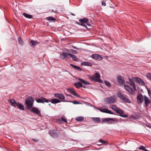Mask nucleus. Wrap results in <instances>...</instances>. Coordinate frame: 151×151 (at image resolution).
Segmentation results:
<instances>
[{
  "label": "nucleus",
  "instance_id": "f257e3e1",
  "mask_svg": "<svg viewBox=\"0 0 151 151\" xmlns=\"http://www.w3.org/2000/svg\"><path fill=\"white\" fill-rule=\"evenodd\" d=\"M25 103L27 109H30L34 105V101L33 98L31 96L27 98L25 101Z\"/></svg>",
  "mask_w": 151,
  "mask_h": 151
},
{
  "label": "nucleus",
  "instance_id": "f03ea898",
  "mask_svg": "<svg viewBox=\"0 0 151 151\" xmlns=\"http://www.w3.org/2000/svg\"><path fill=\"white\" fill-rule=\"evenodd\" d=\"M117 99L115 95L106 98L104 100V102L106 104H109L115 102Z\"/></svg>",
  "mask_w": 151,
  "mask_h": 151
},
{
  "label": "nucleus",
  "instance_id": "7ed1b4c3",
  "mask_svg": "<svg viewBox=\"0 0 151 151\" xmlns=\"http://www.w3.org/2000/svg\"><path fill=\"white\" fill-rule=\"evenodd\" d=\"M111 108L113 109L116 113L120 114V116L122 117L126 118L128 117V115L126 114H124V112L119 108L116 107L115 106H113Z\"/></svg>",
  "mask_w": 151,
  "mask_h": 151
},
{
  "label": "nucleus",
  "instance_id": "20e7f679",
  "mask_svg": "<svg viewBox=\"0 0 151 151\" xmlns=\"http://www.w3.org/2000/svg\"><path fill=\"white\" fill-rule=\"evenodd\" d=\"M79 21L81 23H77V24L83 27H85L86 28L87 27L86 25L89 27H90L91 26V24L88 23V19L87 18H84L82 19H80L79 20Z\"/></svg>",
  "mask_w": 151,
  "mask_h": 151
},
{
  "label": "nucleus",
  "instance_id": "39448f33",
  "mask_svg": "<svg viewBox=\"0 0 151 151\" xmlns=\"http://www.w3.org/2000/svg\"><path fill=\"white\" fill-rule=\"evenodd\" d=\"M117 96L122 100V101L125 103H130L131 102L130 101L126 96H124L120 93H119L117 94Z\"/></svg>",
  "mask_w": 151,
  "mask_h": 151
},
{
  "label": "nucleus",
  "instance_id": "423d86ee",
  "mask_svg": "<svg viewBox=\"0 0 151 151\" xmlns=\"http://www.w3.org/2000/svg\"><path fill=\"white\" fill-rule=\"evenodd\" d=\"M100 74L98 73H96L93 75L92 81L101 82V81L100 79Z\"/></svg>",
  "mask_w": 151,
  "mask_h": 151
},
{
  "label": "nucleus",
  "instance_id": "0eeeda50",
  "mask_svg": "<svg viewBox=\"0 0 151 151\" xmlns=\"http://www.w3.org/2000/svg\"><path fill=\"white\" fill-rule=\"evenodd\" d=\"M132 79L134 81L137 83L139 85L143 86L145 85V83L142 79L137 77H133Z\"/></svg>",
  "mask_w": 151,
  "mask_h": 151
},
{
  "label": "nucleus",
  "instance_id": "6e6552de",
  "mask_svg": "<svg viewBox=\"0 0 151 151\" xmlns=\"http://www.w3.org/2000/svg\"><path fill=\"white\" fill-rule=\"evenodd\" d=\"M71 54L68 53L66 52H62L60 53V57L62 59L65 58H69Z\"/></svg>",
  "mask_w": 151,
  "mask_h": 151
},
{
  "label": "nucleus",
  "instance_id": "1a4fd4ad",
  "mask_svg": "<svg viewBox=\"0 0 151 151\" xmlns=\"http://www.w3.org/2000/svg\"><path fill=\"white\" fill-rule=\"evenodd\" d=\"M124 88L130 94L133 95L134 94V91H136L134 90V89L132 88H131L129 86L126 85H124Z\"/></svg>",
  "mask_w": 151,
  "mask_h": 151
},
{
  "label": "nucleus",
  "instance_id": "9d476101",
  "mask_svg": "<svg viewBox=\"0 0 151 151\" xmlns=\"http://www.w3.org/2000/svg\"><path fill=\"white\" fill-rule=\"evenodd\" d=\"M36 101L38 103H44L45 102L48 103L50 102V100L43 98H41V99H36Z\"/></svg>",
  "mask_w": 151,
  "mask_h": 151
},
{
  "label": "nucleus",
  "instance_id": "9b49d317",
  "mask_svg": "<svg viewBox=\"0 0 151 151\" xmlns=\"http://www.w3.org/2000/svg\"><path fill=\"white\" fill-rule=\"evenodd\" d=\"M67 91L70 93L72 94L74 96H76L78 97H80V96L75 91L74 88H68L67 89Z\"/></svg>",
  "mask_w": 151,
  "mask_h": 151
},
{
  "label": "nucleus",
  "instance_id": "f8f14e48",
  "mask_svg": "<svg viewBox=\"0 0 151 151\" xmlns=\"http://www.w3.org/2000/svg\"><path fill=\"white\" fill-rule=\"evenodd\" d=\"M91 57L93 58L99 60H100L102 59V56L98 54H92L91 55Z\"/></svg>",
  "mask_w": 151,
  "mask_h": 151
},
{
  "label": "nucleus",
  "instance_id": "ddd939ff",
  "mask_svg": "<svg viewBox=\"0 0 151 151\" xmlns=\"http://www.w3.org/2000/svg\"><path fill=\"white\" fill-rule=\"evenodd\" d=\"M31 111L35 114L41 115L40 114V111L36 107H33L31 108Z\"/></svg>",
  "mask_w": 151,
  "mask_h": 151
},
{
  "label": "nucleus",
  "instance_id": "4468645a",
  "mask_svg": "<svg viewBox=\"0 0 151 151\" xmlns=\"http://www.w3.org/2000/svg\"><path fill=\"white\" fill-rule=\"evenodd\" d=\"M100 111L102 112L108 113L110 114H114L113 112H112L111 111L107 109H98Z\"/></svg>",
  "mask_w": 151,
  "mask_h": 151
},
{
  "label": "nucleus",
  "instance_id": "2eb2a0df",
  "mask_svg": "<svg viewBox=\"0 0 151 151\" xmlns=\"http://www.w3.org/2000/svg\"><path fill=\"white\" fill-rule=\"evenodd\" d=\"M110 121L114 122L115 121V119L112 118H106L102 120V122H107L108 123H112V122H110Z\"/></svg>",
  "mask_w": 151,
  "mask_h": 151
},
{
  "label": "nucleus",
  "instance_id": "dca6fc26",
  "mask_svg": "<svg viewBox=\"0 0 151 151\" xmlns=\"http://www.w3.org/2000/svg\"><path fill=\"white\" fill-rule=\"evenodd\" d=\"M54 96L56 97H58L61 100H64L65 97L61 93H56L54 94Z\"/></svg>",
  "mask_w": 151,
  "mask_h": 151
},
{
  "label": "nucleus",
  "instance_id": "f3484780",
  "mask_svg": "<svg viewBox=\"0 0 151 151\" xmlns=\"http://www.w3.org/2000/svg\"><path fill=\"white\" fill-rule=\"evenodd\" d=\"M117 79L118 83L120 84H122L124 82V78L121 76L119 75L117 77Z\"/></svg>",
  "mask_w": 151,
  "mask_h": 151
},
{
  "label": "nucleus",
  "instance_id": "a211bd4d",
  "mask_svg": "<svg viewBox=\"0 0 151 151\" xmlns=\"http://www.w3.org/2000/svg\"><path fill=\"white\" fill-rule=\"evenodd\" d=\"M78 79L81 82L82 84L86 85H88L90 84V83L89 82L87 81L82 79L80 78H78Z\"/></svg>",
  "mask_w": 151,
  "mask_h": 151
},
{
  "label": "nucleus",
  "instance_id": "6ab92c4d",
  "mask_svg": "<svg viewBox=\"0 0 151 151\" xmlns=\"http://www.w3.org/2000/svg\"><path fill=\"white\" fill-rule=\"evenodd\" d=\"M74 85L77 88H79L80 87H83L84 88H85V86H83L81 82H77L74 84Z\"/></svg>",
  "mask_w": 151,
  "mask_h": 151
},
{
  "label": "nucleus",
  "instance_id": "aec40b11",
  "mask_svg": "<svg viewBox=\"0 0 151 151\" xmlns=\"http://www.w3.org/2000/svg\"><path fill=\"white\" fill-rule=\"evenodd\" d=\"M133 80H132L129 82V83H128L127 82V83L129 84L132 87V88L134 89V90H136V86L135 85V83L133 81Z\"/></svg>",
  "mask_w": 151,
  "mask_h": 151
},
{
  "label": "nucleus",
  "instance_id": "412c9836",
  "mask_svg": "<svg viewBox=\"0 0 151 151\" xmlns=\"http://www.w3.org/2000/svg\"><path fill=\"white\" fill-rule=\"evenodd\" d=\"M144 101L145 104L147 106L150 103V101L149 100L148 98L145 96H144Z\"/></svg>",
  "mask_w": 151,
  "mask_h": 151
},
{
  "label": "nucleus",
  "instance_id": "4be33fe9",
  "mask_svg": "<svg viewBox=\"0 0 151 151\" xmlns=\"http://www.w3.org/2000/svg\"><path fill=\"white\" fill-rule=\"evenodd\" d=\"M137 100L139 103H142L143 102V96L142 95L139 94L137 97Z\"/></svg>",
  "mask_w": 151,
  "mask_h": 151
},
{
  "label": "nucleus",
  "instance_id": "5701e85b",
  "mask_svg": "<svg viewBox=\"0 0 151 151\" xmlns=\"http://www.w3.org/2000/svg\"><path fill=\"white\" fill-rule=\"evenodd\" d=\"M81 65L83 66H91L92 64L88 62H83L81 63Z\"/></svg>",
  "mask_w": 151,
  "mask_h": 151
},
{
  "label": "nucleus",
  "instance_id": "b1692460",
  "mask_svg": "<svg viewBox=\"0 0 151 151\" xmlns=\"http://www.w3.org/2000/svg\"><path fill=\"white\" fill-rule=\"evenodd\" d=\"M94 122L98 123L100 122L101 119L99 117H92L91 118Z\"/></svg>",
  "mask_w": 151,
  "mask_h": 151
},
{
  "label": "nucleus",
  "instance_id": "393cba45",
  "mask_svg": "<svg viewBox=\"0 0 151 151\" xmlns=\"http://www.w3.org/2000/svg\"><path fill=\"white\" fill-rule=\"evenodd\" d=\"M60 101L58 99H53L50 100V102H51L52 103H58L60 102Z\"/></svg>",
  "mask_w": 151,
  "mask_h": 151
},
{
  "label": "nucleus",
  "instance_id": "a878e982",
  "mask_svg": "<svg viewBox=\"0 0 151 151\" xmlns=\"http://www.w3.org/2000/svg\"><path fill=\"white\" fill-rule=\"evenodd\" d=\"M16 106H17L18 108L20 110H24V106L21 104L17 103Z\"/></svg>",
  "mask_w": 151,
  "mask_h": 151
},
{
  "label": "nucleus",
  "instance_id": "bb28decb",
  "mask_svg": "<svg viewBox=\"0 0 151 151\" xmlns=\"http://www.w3.org/2000/svg\"><path fill=\"white\" fill-rule=\"evenodd\" d=\"M9 101L11 103L12 105L14 106H16V105L17 103L13 99L9 100Z\"/></svg>",
  "mask_w": 151,
  "mask_h": 151
},
{
  "label": "nucleus",
  "instance_id": "cd10ccee",
  "mask_svg": "<svg viewBox=\"0 0 151 151\" xmlns=\"http://www.w3.org/2000/svg\"><path fill=\"white\" fill-rule=\"evenodd\" d=\"M84 118L83 116H79L76 118V120L78 121L81 122L83 120Z\"/></svg>",
  "mask_w": 151,
  "mask_h": 151
},
{
  "label": "nucleus",
  "instance_id": "c85d7f7f",
  "mask_svg": "<svg viewBox=\"0 0 151 151\" xmlns=\"http://www.w3.org/2000/svg\"><path fill=\"white\" fill-rule=\"evenodd\" d=\"M70 57H72L73 60L75 61H77L78 60V58L76 56L73 55L72 54H71V55L70 56Z\"/></svg>",
  "mask_w": 151,
  "mask_h": 151
},
{
  "label": "nucleus",
  "instance_id": "c756f323",
  "mask_svg": "<svg viewBox=\"0 0 151 151\" xmlns=\"http://www.w3.org/2000/svg\"><path fill=\"white\" fill-rule=\"evenodd\" d=\"M46 19L47 20L50 21H55L56 20V19L55 18L51 17H47L46 18Z\"/></svg>",
  "mask_w": 151,
  "mask_h": 151
},
{
  "label": "nucleus",
  "instance_id": "7c9ffc66",
  "mask_svg": "<svg viewBox=\"0 0 151 151\" xmlns=\"http://www.w3.org/2000/svg\"><path fill=\"white\" fill-rule=\"evenodd\" d=\"M23 15L25 17H26L29 18V19H31L32 18V16L30 14H28L26 13H24L23 14Z\"/></svg>",
  "mask_w": 151,
  "mask_h": 151
},
{
  "label": "nucleus",
  "instance_id": "2f4dec72",
  "mask_svg": "<svg viewBox=\"0 0 151 151\" xmlns=\"http://www.w3.org/2000/svg\"><path fill=\"white\" fill-rule=\"evenodd\" d=\"M31 44H32L33 45H37L38 44V42L37 41H32L31 40Z\"/></svg>",
  "mask_w": 151,
  "mask_h": 151
},
{
  "label": "nucleus",
  "instance_id": "473e14b6",
  "mask_svg": "<svg viewBox=\"0 0 151 151\" xmlns=\"http://www.w3.org/2000/svg\"><path fill=\"white\" fill-rule=\"evenodd\" d=\"M49 134L53 137H55V132L53 131H52L50 132Z\"/></svg>",
  "mask_w": 151,
  "mask_h": 151
},
{
  "label": "nucleus",
  "instance_id": "72a5a7b5",
  "mask_svg": "<svg viewBox=\"0 0 151 151\" xmlns=\"http://www.w3.org/2000/svg\"><path fill=\"white\" fill-rule=\"evenodd\" d=\"M18 42L20 44H22L23 43V42L22 40V39L20 37H19L18 39Z\"/></svg>",
  "mask_w": 151,
  "mask_h": 151
},
{
  "label": "nucleus",
  "instance_id": "f704fd0d",
  "mask_svg": "<svg viewBox=\"0 0 151 151\" xmlns=\"http://www.w3.org/2000/svg\"><path fill=\"white\" fill-rule=\"evenodd\" d=\"M104 83H105V84L106 85H107L108 86H110L111 84L109 82H108L106 81H104Z\"/></svg>",
  "mask_w": 151,
  "mask_h": 151
},
{
  "label": "nucleus",
  "instance_id": "c9c22d12",
  "mask_svg": "<svg viewBox=\"0 0 151 151\" xmlns=\"http://www.w3.org/2000/svg\"><path fill=\"white\" fill-rule=\"evenodd\" d=\"M99 141L100 142H101V143H102V144H104V143H107V142L106 141H105L104 140H102V139H100L99 140Z\"/></svg>",
  "mask_w": 151,
  "mask_h": 151
},
{
  "label": "nucleus",
  "instance_id": "e433bc0d",
  "mask_svg": "<svg viewBox=\"0 0 151 151\" xmlns=\"http://www.w3.org/2000/svg\"><path fill=\"white\" fill-rule=\"evenodd\" d=\"M61 120H62V121L67 123V122L66 119L64 117L62 116L61 117Z\"/></svg>",
  "mask_w": 151,
  "mask_h": 151
},
{
  "label": "nucleus",
  "instance_id": "4c0bfd02",
  "mask_svg": "<svg viewBox=\"0 0 151 151\" xmlns=\"http://www.w3.org/2000/svg\"><path fill=\"white\" fill-rule=\"evenodd\" d=\"M57 122L59 124H62L63 123L62 120L60 119H57Z\"/></svg>",
  "mask_w": 151,
  "mask_h": 151
},
{
  "label": "nucleus",
  "instance_id": "58836bf2",
  "mask_svg": "<svg viewBox=\"0 0 151 151\" xmlns=\"http://www.w3.org/2000/svg\"><path fill=\"white\" fill-rule=\"evenodd\" d=\"M71 102H72L73 104H81V103L78 102L76 101H71Z\"/></svg>",
  "mask_w": 151,
  "mask_h": 151
},
{
  "label": "nucleus",
  "instance_id": "ea45409f",
  "mask_svg": "<svg viewBox=\"0 0 151 151\" xmlns=\"http://www.w3.org/2000/svg\"><path fill=\"white\" fill-rule=\"evenodd\" d=\"M147 76L150 79H151V73H148L147 74Z\"/></svg>",
  "mask_w": 151,
  "mask_h": 151
},
{
  "label": "nucleus",
  "instance_id": "a19ab883",
  "mask_svg": "<svg viewBox=\"0 0 151 151\" xmlns=\"http://www.w3.org/2000/svg\"><path fill=\"white\" fill-rule=\"evenodd\" d=\"M145 148L143 146H140L139 147V150H144L145 149Z\"/></svg>",
  "mask_w": 151,
  "mask_h": 151
},
{
  "label": "nucleus",
  "instance_id": "79ce46f5",
  "mask_svg": "<svg viewBox=\"0 0 151 151\" xmlns=\"http://www.w3.org/2000/svg\"><path fill=\"white\" fill-rule=\"evenodd\" d=\"M76 69H77L80 71H82V69L81 68H80L79 67L77 66V67L76 68Z\"/></svg>",
  "mask_w": 151,
  "mask_h": 151
},
{
  "label": "nucleus",
  "instance_id": "37998d69",
  "mask_svg": "<svg viewBox=\"0 0 151 151\" xmlns=\"http://www.w3.org/2000/svg\"><path fill=\"white\" fill-rule=\"evenodd\" d=\"M70 52L73 53H75L76 54H77V52L75 50H70Z\"/></svg>",
  "mask_w": 151,
  "mask_h": 151
},
{
  "label": "nucleus",
  "instance_id": "c03bdc74",
  "mask_svg": "<svg viewBox=\"0 0 151 151\" xmlns=\"http://www.w3.org/2000/svg\"><path fill=\"white\" fill-rule=\"evenodd\" d=\"M87 76L89 79L91 80H92V76H91L90 75H88Z\"/></svg>",
  "mask_w": 151,
  "mask_h": 151
},
{
  "label": "nucleus",
  "instance_id": "a18cd8bd",
  "mask_svg": "<svg viewBox=\"0 0 151 151\" xmlns=\"http://www.w3.org/2000/svg\"><path fill=\"white\" fill-rule=\"evenodd\" d=\"M70 65L71 66L73 67V68L76 69V68L77 67V66H76L74 65H73L72 64H70Z\"/></svg>",
  "mask_w": 151,
  "mask_h": 151
},
{
  "label": "nucleus",
  "instance_id": "49530a36",
  "mask_svg": "<svg viewBox=\"0 0 151 151\" xmlns=\"http://www.w3.org/2000/svg\"><path fill=\"white\" fill-rule=\"evenodd\" d=\"M102 6H106V3L104 1H102Z\"/></svg>",
  "mask_w": 151,
  "mask_h": 151
},
{
  "label": "nucleus",
  "instance_id": "de8ad7c7",
  "mask_svg": "<svg viewBox=\"0 0 151 151\" xmlns=\"http://www.w3.org/2000/svg\"><path fill=\"white\" fill-rule=\"evenodd\" d=\"M129 81V82H130L131 81H132V80H134L133 79H132V78H129L128 79Z\"/></svg>",
  "mask_w": 151,
  "mask_h": 151
},
{
  "label": "nucleus",
  "instance_id": "09e8293b",
  "mask_svg": "<svg viewBox=\"0 0 151 151\" xmlns=\"http://www.w3.org/2000/svg\"><path fill=\"white\" fill-rule=\"evenodd\" d=\"M72 47L74 48H75V49H78V48H77L76 47L74 46H72Z\"/></svg>",
  "mask_w": 151,
  "mask_h": 151
},
{
  "label": "nucleus",
  "instance_id": "8fccbe9b",
  "mask_svg": "<svg viewBox=\"0 0 151 151\" xmlns=\"http://www.w3.org/2000/svg\"><path fill=\"white\" fill-rule=\"evenodd\" d=\"M67 95L68 96H70L71 97H72V96H71L70 95H69V94Z\"/></svg>",
  "mask_w": 151,
  "mask_h": 151
},
{
  "label": "nucleus",
  "instance_id": "3c124183",
  "mask_svg": "<svg viewBox=\"0 0 151 151\" xmlns=\"http://www.w3.org/2000/svg\"><path fill=\"white\" fill-rule=\"evenodd\" d=\"M144 150L145 151H148L145 148V149Z\"/></svg>",
  "mask_w": 151,
  "mask_h": 151
},
{
  "label": "nucleus",
  "instance_id": "603ef678",
  "mask_svg": "<svg viewBox=\"0 0 151 151\" xmlns=\"http://www.w3.org/2000/svg\"><path fill=\"white\" fill-rule=\"evenodd\" d=\"M148 92L149 94H150V92L149 90H148Z\"/></svg>",
  "mask_w": 151,
  "mask_h": 151
},
{
  "label": "nucleus",
  "instance_id": "864d4df0",
  "mask_svg": "<svg viewBox=\"0 0 151 151\" xmlns=\"http://www.w3.org/2000/svg\"><path fill=\"white\" fill-rule=\"evenodd\" d=\"M49 105H50H50H51L50 104H49Z\"/></svg>",
  "mask_w": 151,
  "mask_h": 151
},
{
  "label": "nucleus",
  "instance_id": "5fc2aeb1",
  "mask_svg": "<svg viewBox=\"0 0 151 151\" xmlns=\"http://www.w3.org/2000/svg\"><path fill=\"white\" fill-rule=\"evenodd\" d=\"M64 101V102H67V101Z\"/></svg>",
  "mask_w": 151,
  "mask_h": 151
},
{
  "label": "nucleus",
  "instance_id": "6e6d98bb",
  "mask_svg": "<svg viewBox=\"0 0 151 151\" xmlns=\"http://www.w3.org/2000/svg\"><path fill=\"white\" fill-rule=\"evenodd\" d=\"M72 15H74V14H72Z\"/></svg>",
  "mask_w": 151,
  "mask_h": 151
},
{
  "label": "nucleus",
  "instance_id": "4d7b16f0",
  "mask_svg": "<svg viewBox=\"0 0 151 151\" xmlns=\"http://www.w3.org/2000/svg\"><path fill=\"white\" fill-rule=\"evenodd\" d=\"M127 142H125V144H127Z\"/></svg>",
  "mask_w": 151,
  "mask_h": 151
},
{
  "label": "nucleus",
  "instance_id": "13d9d810",
  "mask_svg": "<svg viewBox=\"0 0 151 151\" xmlns=\"http://www.w3.org/2000/svg\"><path fill=\"white\" fill-rule=\"evenodd\" d=\"M52 12H54L53 11H52Z\"/></svg>",
  "mask_w": 151,
  "mask_h": 151
}]
</instances>
